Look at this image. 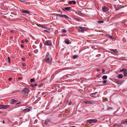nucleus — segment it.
I'll return each instance as SVG.
<instances>
[{
  "mask_svg": "<svg viewBox=\"0 0 127 127\" xmlns=\"http://www.w3.org/2000/svg\"><path fill=\"white\" fill-rule=\"evenodd\" d=\"M104 22L103 21H98V23L99 24H101V23H103Z\"/></svg>",
  "mask_w": 127,
  "mask_h": 127,
  "instance_id": "obj_28",
  "label": "nucleus"
},
{
  "mask_svg": "<svg viewBox=\"0 0 127 127\" xmlns=\"http://www.w3.org/2000/svg\"><path fill=\"white\" fill-rule=\"evenodd\" d=\"M52 61V58L49 53L47 54L46 56L43 59V61L50 64L51 63Z\"/></svg>",
  "mask_w": 127,
  "mask_h": 127,
  "instance_id": "obj_1",
  "label": "nucleus"
},
{
  "mask_svg": "<svg viewBox=\"0 0 127 127\" xmlns=\"http://www.w3.org/2000/svg\"><path fill=\"white\" fill-rule=\"evenodd\" d=\"M12 78H10L8 79V80L9 81H11L12 80Z\"/></svg>",
  "mask_w": 127,
  "mask_h": 127,
  "instance_id": "obj_34",
  "label": "nucleus"
},
{
  "mask_svg": "<svg viewBox=\"0 0 127 127\" xmlns=\"http://www.w3.org/2000/svg\"><path fill=\"white\" fill-rule=\"evenodd\" d=\"M9 106L8 105H0V109H6L9 107Z\"/></svg>",
  "mask_w": 127,
  "mask_h": 127,
  "instance_id": "obj_4",
  "label": "nucleus"
},
{
  "mask_svg": "<svg viewBox=\"0 0 127 127\" xmlns=\"http://www.w3.org/2000/svg\"><path fill=\"white\" fill-rule=\"evenodd\" d=\"M72 3H73L74 4H75L76 3V2L75 1L73 0L72 1H70L68 2V3L70 4H71Z\"/></svg>",
  "mask_w": 127,
  "mask_h": 127,
  "instance_id": "obj_14",
  "label": "nucleus"
},
{
  "mask_svg": "<svg viewBox=\"0 0 127 127\" xmlns=\"http://www.w3.org/2000/svg\"><path fill=\"white\" fill-rule=\"evenodd\" d=\"M21 47L23 48L24 47V45L23 44H21Z\"/></svg>",
  "mask_w": 127,
  "mask_h": 127,
  "instance_id": "obj_35",
  "label": "nucleus"
},
{
  "mask_svg": "<svg viewBox=\"0 0 127 127\" xmlns=\"http://www.w3.org/2000/svg\"><path fill=\"white\" fill-rule=\"evenodd\" d=\"M34 78H33V79H30V81L31 82H32L34 81Z\"/></svg>",
  "mask_w": 127,
  "mask_h": 127,
  "instance_id": "obj_27",
  "label": "nucleus"
},
{
  "mask_svg": "<svg viewBox=\"0 0 127 127\" xmlns=\"http://www.w3.org/2000/svg\"><path fill=\"white\" fill-rule=\"evenodd\" d=\"M22 12L23 13H26L27 14H29L30 13L29 11L24 9L22 10Z\"/></svg>",
  "mask_w": 127,
  "mask_h": 127,
  "instance_id": "obj_12",
  "label": "nucleus"
},
{
  "mask_svg": "<svg viewBox=\"0 0 127 127\" xmlns=\"http://www.w3.org/2000/svg\"><path fill=\"white\" fill-rule=\"evenodd\" d=\"M126 70H127L126 69L124 68V69H121V70L120 71H124V72Z\"/></svg>",
  "mask_w": 127,
  "mask_h": 127,
  "instance_id": "obj_26",
  "label": "nucleus"
},
{
  "mask_svg": "<svg viewBox=\"0 0 127 127\" xmlns=\"http://www.w3.org/2000/svg\"><path fill=\"white\" fill-rule=\"evenodd\" d=\"M21 42H22V43H24V40H22L21 41Z\"/></svg>",
  "mask_w": 127,
  "mask_h": 127,
  "instance_id": "obj_39",
  "label": "nucleus"
},
{
  "mask_svg": "<svg viewBox=\"0 0 127 127\" xmlns=\"http://www.w3.org/2000/svg\"><path fill=\"white\" fill-rule=\"evenodd\" d=\"M124 76H127V71L126 70L124 72Z\"/></svg>",
  "mask_w": 127,
  "mask_h": 127,
  "instance_id": "obj_22",
  "label": "nucleus"
},
{
  "mask_svg": "<svg viewBox=\"0 0 127 127\" xmlns=\"http://www.w3.org/2000/svg\"><path fill=\"white\" fill-rule=\"evenodd\" d=\"M121 124L127 126V119L122 120L121 121Z\"/></svg>",
  "mask_w": 127,
  "mask_h": 127,
  "instance_id": "obj_10",
  "label": "nucleus"
},
{
  "mask_svg": "<svg viewBox=\"0 0 127 127\" xmlns=\"http://www.w3.org/2000/svg\"><path fill=\"white\" fill-rule=\"evenodd\" d=\"M50 122V120L49 119H47L45 120V124H47L49 122Z\"/></svg>",
  "mask_w": 127,
  "mask_h": 127,
  "instance_id": "obj_18",
  "label": "nucleus"
},
{
  "mask_svg": "<svg viewBox=\"0 0 127 127\" xmlns=\"http://www.w3.org/2000/svg\"><path fill=\"white\" fill-rule=\"evenodd\" d=\"M123 75L122 74H120L118 76V77L120 78H122L123 77Z\"/></svg>",
  "mask_w": 127,
  "mask_h": 127,
  "instance_id": "obj_20",
  "label": "nucleus"
},
{
  "mask_svg": "<svg viewBox=\"0 0 127 127\" xmlns=\"http://www.w3.org/2000/svg\"><path fill=\"white\" fill-rule=\"evenodd\" d=\"M56 15L57 16H58L59 17H64L65 18L68 19H69V17L65 15H62L59 14H57Z\"/></svg>",
  "mask_w": 127,
  "mask_h": 127,
  "instance_id": "obj_6",
  "label": "nucleus"
},
{
  "mask_svg": "<svg viewBox=\"0 0 127 127\" xmlns=\"http://www.w3.org/2000/svg\"><path fill=\"white\" fill-rule=\"evenodd\" d=\"M77 13H78L79 14H81L82 13L81 12L78 11Z\"/></svg>",
  "mask_w": 127,
  "mask_h": 127,
  "instance_id": "obj_32",
  "label": "nucleus"
},
{
  "mask_svg": "<svg viewBox=\"0 0 127 127\" xmlns=\"http://www.w3.org/2000/svg\"><path fill=\"white\" fill-rule=\"evenodd\" d=\"M78 57V56L77 55H74L73 57V58L74 59Z\"/></svg>",
  "mask_w": 127,
  "mask_h": 127,
  "instance_id": "obj_25",
  "label": "nucleus"
},
{
  "mask_svg": "<svg viewBox=\"0 0 127 127\" xmlns=\"http://www.w3.org/2000/svg\"><path fill=\"white\" fill-rule=\"evenodd\" d=\"M18 79L19 80H22V78L20 77H19L18 78Z\"/></svg>",
  "mask_w": 127,
  "mask_h": 127,
  "instance_id": "obj_36",
  "label": "nucleus"
},
{
  "mask_svg": "<svg viewBox=\"0 0 127 127\" xmlns=\"http://www.w3.org/2000/svg\"><path fill=\"white\" fill-rule=\"evenodd\" d=\"M43 86V84H42L41 85H40V87H41V86Z\"/></svg>",
  "mask_w": 127,
  "mask_h": 127,
  "instance_id": "obj_41",
  "label": "nucleus"
},
{
  "mask_svg": "<svg viewBox=\"0 0 127 127\" xmlns=\"http://www.w3.org/2000/svg\"><path fill=\"white\" fill-rule=\"evenodd\" d=\"M38 26L43 28L45 29L46 28V27L44 26L43 25H42L39 24Z\"/></svg>",
  "mask_w": 127,
  "mask_h": 127,
  "instance_id": "obj_19",
  "label": "nucleus"
},
{
  "mask_svg": "<svg viewBox=\"0 0 127 127\" xmlns=\"http://www.w3.org/2000/svg\"><path fill=\"white\" fill-rule=\"evenodd\" d=\"M4 121H3V123H4Z\"/></svg>",
  "mask_w": 127,
  "mask_h": 127,
  "instance_id": "obj_44",
  "label": "nucleus"
},
{
  "mask_svg": "<svg viewBox=\"0 0 127 127\" xmlns=\"http://www.w3.org/2000/svg\"><path fill=\"white\" fill-rule=\"evenodd\" d=\"M102 10L104 12H106L108 10V8L106 7L105 6H104L102 7Z\"/></svg>",
  "mask_w": 127,
  "mask_h": 127,
  "instance_id": "obj_13",
  "label": "nucleus"
},
{
  "mask_svg": "<svg viewBox=\"0 0 127 127\" xmlns=\"http://www.w3.org/2000/svg\"><path fill=\"white\" fill-rule=\"evenodd\" d=\"M97 93V92H95L94 93H92L91 94V96H92V97H93L94 96L92 95H96Z\"/></svg>",
  "mask_w": 127,
  "mask_h": 127,
  "instance_id": "obj_23",
  "label": "nucleus"
},
{
  "mask_svg": "<svg viewBox=\"0 0 127 127\" xmlns=\"http://www.w3.org/2000/svg\"><path fill=\"white\" fill-rule=\"evenodd\" d=\"M22 60L23 61H25L26 60V59L25 58H22Z\"/></svg>",
  "mask_w": 127,
  "mask_h": 127,
  "instance_id": "obj_33",
  "label": "nucleus"
},
{
  "mask_svg": "<svg viewBox=\"0 0 127 127\" xmlns=\"http://www.w3.org/2000/svg\"><path fill=\"white\" fill-rule=\"evenodd\" d=\"M2 113V112L0 111V113Z\"/></svg>",
  "mask_w": 127,
  "mask_h": 127,
  "instance_id": "obj_45",
  "label": "nucleus"
},
{
  "mask_svg": "<svg viewBox=\"0 0 127 127\" xmlns=\"http://www.w3.org/2000/svg\"><path fill=\"white\" fill-rule=\"evenodd\" d=\"M113 50H114L113 49V50H112V51H113ZM114 51V52H115V51Z\"/></svg>",
  "mask_w": 127,
  "mask_h": 127,
  "instance_id": "obj_48",
  "label": "nucleus"
},
{
  "mask_svg": "<svg viewBox=\"0 0 127 127\" xmlns=\"http://www.w3.org/2000/svg\"><path fill=\"white\" fill-rule=\"evenodd\" d=\"M85 103L87 104H94V102L93 101H86Z\"/></svg>",
  "mask_w": 127,
  "mask_h": 127,
  "instance_id": "obj_11",
  "label": "nucleus"
},
{
  "mask_svg": "<svg viewBox=\"0 0 127 127\" xmlns=\"http://www.w3.org/2000/svg\"><path fill=\"white\" fill-rule=\"evenodd\" d=\"M62 32L64 33H65L66 32V30L64 29H63L62 30Z\"/></svg>",
  "mask_w": 127,
  "mask_h": 127,
  "instance_id": "obj_30",
  "label": "nucleus"
},
{
  "mask_svg": "<svg viewBox=\"0 0 127 127\" xmlns=\"http://www.w3.org/2000/svg\"><path fill=\"white\" fill-rule=\"evenodd\" d=\"M31 109V108L30 107H29L26 109H24L22 111L24 113H26L30 111Z\"/></svg>",
  "mask_w": 127,
  "mask_h": 127,
  "instance_id": "obj_8",
  "label": "nucleus"
},
{
  "mask_svg": "<svg viewBox=\"0 0 127 127\" xmlns=\"http://www.w3.org/2000/svg\"><path fill=\"white\" fill-rule=\"evenodd\" d=\"M102 71L103 72H104L105 71V70L104 69H102Z\"/></svg>",
  "mask_w": 127,
  "mask_h": 127,
  "instance_id": "obj_37",
  "label": "nucleus"
},
{
  "mask_svg": "<svg viewBox=\"0 0 127 127\" xmlns=\"http://www.w3.org/2000/svg\"><path fill=\"white\" fill-rule=\"evenodd\" d=\"M106 36L107 37L111 39L112 40H113L114 39L112 36L109 34H107Z\"/></svg>",
  "mask_w": 127,
  "mask_h": 127,
  "instance_id": "obj_15",
  "label": "nucleus"
},
{
  "mask_svg": "<svg viewBox=\"0 0 127 127\" xmlns=\"http://www.w3.org/2000/svg\"><path fill=\"white\" fill-rule=\"evenodd\" d=\"M37 84H34L33 85H31V86L32 87H35V86H37Z\"/></svg>",
  "mask_w": 127,
  "mask_h": 127,
  "instance_id": "obj_29",
  "label": "nucleus"
},
{
  "mask_svg": "<svg viewBox=\"0 0 127 127\" xmlns=\"http://www.w3.org/2000/svg\"><path fill=\"white\" fill-rule=\"evenodd\" d=\"M29 90L27 88H24L21 92V95L22 96H24V95L28 93L29 91Z\"/></svg>",
  "mask_w": 127,
  "mask_h": 127,
  "instance_id": "obj_2",
  "label": "nucleus"
},
{
  "mask_svg": "<svg viewBox=\"0 0 127 127\" xmlns=\"http://www.w3.org/2000/svg\"><path fill=\"white\" fill-rule=\"evenodd\" d=\"M75 127V126H73L72 127Z\"/></svg>",
  "mask_w": 127,
  "mask_h": 127,
  "instance_id": "obj_43",
  "label": "nucleus"
},
{
  "mask_svg": "<svg viewBox=\"0 0 127 127\" xmlns=\"http://www.w3.org/2000/svg\"><path fill=\"white\" fill-rule=\"evenodd\" d=\"M45 44L46 45L49 46H51L52 44L51 42L49 40H47L46 41Z\"/></svg>",
  "mask_w": 127,
  "mask_h": 127,
  "instance_id": "obj_7",
  "label": "nucleus"
},
{
  "mask_svg": "<svg viewBox=\"0 0 127 127\" xmlns=\"http://www.w3.org/2000/svg\"><path fill=\"white\" fill-rule=\"evenodd\" d=\"M10 102L11 104H13L16 102V100L14 99H12L11 100Z\"/></svg>",
  "mask_w": 127,
  "mask_h": 127,
  "instance_id": "obj_16",
  "label": "nucleus"
},
{
  "mask_svg": "<svg viewBox=\"0 0 127 127\" xmlns=\"http://www.w3.org/2000/svg\"><path fill=\"white\" fill-rule=\"evenodd\" d=\"M7 62L10 63V59L9 57H8L7 59Z\"/></svg>",
  "mask_w": 127,
  "mask_h": 127,
  "instance_id": "obj_24",
  "label": "nucleus"
},
{
  "mask_svg": "<svg viewBox=\"0 0 127 127\" xmlns=\"http://www.w3.org/2000/svg\"><path fill=\"white\" fill-rule=\"evenodd\" d=\"M103 83L104 84H106V83L107 82V80H104V81H103Z\"/></svg>",
  "mask_w": 127,
  "mask_h": 127,
  "instance_id": "obj_31",
  "label": "nucleus"
},
{
  "mask_svg": "<svg viewBox=\"0 0 127 127\" xmlns=\"http://www.w3.org/2000/svg\"><path fill=\"white\" fill-rule=\"evenodd\" d=\"M21 103V102H20L18 103H17V104H20Z\"/></svg>",
  "mask_w": 127,
  "mask_h": 127,
  "instance_id": "obj_42",
  "label": "nucleus"
},
{
  "mask_svg": "<svg viewBox=\"0 0 127 127\" xmlns=\"http://www.w3.org/2000/svg\"><path fill=\"white\" fill-rule=\"evenodd\" d=\"M107 78V76L106 75H104L102 77V79L103 80L106 79Z\"/></svg>",
  "mask_w": 127,
  "mask_h": 127,
  "instance_id": "obj_17",
  "label": "nucleus"
},
{
  "mask_svg": "<svg viewBox=\"0 0 127 127\" xmlns=\"http://www.w3.org/2000/svg\"><path fill=\"white\" fill-rule=\"evenodd\" d=\"M114 1H116L117 0H113Z\"/></svg>",
  "mask_w": 127,
  "mask_h": 127,
  "instance_id": "obj_47",
  "label": "nucleus"
},
{
  "mask_svg": "<svg viewBox=\"0 0 127 127\" xmlns=\"http://www.w3.org/2000/svg\"><path fill=\"white\" fill-rule=\"evenodd\" d=\"M46 32H48V31L47 30H46V31H45Z\"/></svg>",
  "mask_w": 127,
  "mask_h": 127,
  "instance_id": "obj_46",
  "label": "nucleus"
},
{
  "mask_svg": "<svg viewBox=\"0 0 127 127\" xmlns=\"http://www.w3.org/2000/svg\"><path fill=\"white\" fill-rule=\"evenodd\" d=\"M21 2H22V1L21 0Z\"/></svg>",
  "mask_w": 127,
  "mask_h": 127,
  "instance_id": "obj_49",
  "label": "nucleus"
},
{
  "mask_svg": "<svg viewBox=\"0 0 127 127\" xmlns=\"http://www.w3.org/2000/svg\"><path fill=\"white\" fill-rule=\"evenodd\" d=\"M65 42L67 44H69V40L68 39H65Z\"/></svg>",
  "mask_w": 127,
  "mask_h": 127,
  "instance_id": "obj_21",
  "label": "nucleus"
},
{
  "mask_svg": "<svg viewBox=\"0 0 127 127\" xmlns=\"http://www.w3.org/2000/svg\"><path fill=\"white\" fill-rule=\"evenodd\" d=\"M25 65H26V64H23V66H25Z\"/></svg>",
  "mask_w": 127,
  "mask_h": 127,
  "instance_id": "obj_40",
  "label": "nucleus"
},
{
  "mask_svg": "<svg viewBox=\"0 0 127 127\" xmlns=\"http://www.w3.org/2000/svg\"><path fill=\"white\" fill-rule=\"evenodd\" d=\"M87 29L85 27H79L78 28L79 31L82 32H84Z\"/></svg>",
  "mask_w": 127,
  "mask_h": 127,
  "instance_id": "obj_3",
  "label": "nucleus"
},
{
  "mask_svg": "<svg viewBox=\"0 0 127 127\" xmlns=\"http://www.w3.org/2000/svg\"><path fill=\"white\" fill-rule=\"evenodd\" d=\"M97 120L95 119L89 120H88L87 121L88 123H96L97 122Z\"/></svg>",
  "mask_w": 127,
  "mask_h": 127,
  "instance_id": "obj_5",
  "label": "nucleus"
},
{
  "mask_svg": "<svg viewBox=\"0 0 127 127\" xmlns=\"http://www.w3.org/2000/svg\"><path fill=\"white\" fill-rule=\"evenodd\" d=\"M1 35V34H0V36Z\"/></svg>",
  "mask_w": 127,
  "mask_h": 127,
  "instance_id": "obj_50",
  "label": "nucleus"
},
{
  "mask_svg": "<svg viewBox=\"0 0 127 127\" xmlns=\"http://www.w3.org/2000/svg\"><path fill=\"white\" fill-rule=\"evenodd\" d=\"M25 41L26 42H27L28 41V40H27L25 39Z\"/></svg>",
  "mask_w": 127,
  "mask_h": 127,
  "instance_id": "obj_38",
  "label": "nucleus"
},
{
  "mask_svg": "<svg viewBox=\"0 0 127 127\" xmlns=\"http://www.w3.org/2000/svg\"><path fill=\"white\" fill-rule=\"evenodd\" d=\"M71 7H65L64 8H63V10L65 11V10H66L67 11H69L71 9Z\"/></svg>",
  "mask_w": 127,
  "mask_h": 127,
  "instance_id": "obj_9",
  "label": "nucleus"
}]
</instances>
